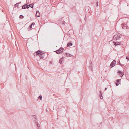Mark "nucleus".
<instances>
[{"mask_svg": "<svg viewBox=\"0 0 129 129\" xmlns=\"http://www.w3.org/2000/svg\"><path fill=\"white\" fill-rule=\"evenodd\" d=\"M98 3H99V2L97 1L96 2V6H98Z\"/></svg>", "mask_w": 129, "mask_h": 129, "instance_id": "27", "label": "nucleus"}, {"mask_svg": "<svg viewBox=\"0 0 129 129\" xmlns=\"http://www.w3.org/2000/svg\"><path fill=\"white\" fill-rule=\"evenodd\" d=\"M121 26L122 27V29H124L125 28V26L124 25V24L123 23H122L121 24Z\"/></svg>", "mask_w": 129, "mask_h": 129, "instance_id": "22", "label": "nucleus"}, {"mask_svg": "<svg viewBox=\"0 0 129 129\" xmlns=\"http://www.w3.org/2000/svg\"><path fill=\"white\" fill-rule=\"evenodd\" d=\"M39 129H40V127L39 128Z\"/></svg>", "mask_w": 129, "mask_h": 129, "instance_id": "37", "label": "nucleus"}, {"mask_svg": "<svg viewBox=\"0 0 129 129\" xmlns=\"http://www.w3.org/2000/svg\"><path fill=\"white\" fill-rule=\"evenodd\" d=\"M118 73H119V74L121 75H120L121 77H122L124 74L123 72H122L121 71H118Z\"/></svg>", "mask_w": 129, "mask_h": 129, "instance_id": "7", "label": "nucleus"}, {"mask_svg": "<svg viewBox=\"0 0 129 129\" xmlns=\"http://www.w3.org/2000/svg\"><path fill=\"white\" fill-rule=\"evenodd\" d=\"M89 69L90 70H91V71L92 70V62L91 61H90L89 62Z\"/></svg>", "mask_w": 129, "mask_h": 129, "instance_id": "8", "label": "nucleus"}, {"mask_svg": "<svg viewBox=\"0 0 129 129\" xmlns=\"http://www.w3.org/2000/svg\"><path fill=\"white\" fill-rule=\"evenodd\" d=\"M38 98L40 99L41 100L42 98V96L41 95H40L38 97Z\"/></svg>", "mask_w": 129, "mask_h": 129, "instance_id": "23", "label": "nucleus"}, {"mask_svg": "<svg viewBox=\"0 0 129 129\" xmlns=\"http://www.w3.org/2000/svg\"><path fill=\"white\" fill-rule=\"evenodd\" d=\"M41 52H40V53L39 54L38 56L41 59H44V58L45 56V53H43V52L41 50Z\"/></svg>", "mask_w": 129, "mask_h": 129, "instance_id": "1", "label": "nucleus"}, {"mask_svg": "<svg viewBox=\"0 0 129 129\" xmlns=\"http://www.w3.org/2000/svg\"><path fill=\"white\" fill-rule=\"evenodd\" d=\"M116 61L115 60H114L110 64V67L112 68L114 66V65L115 64Z\"/></svg>", "mask_w": 129, "mask_h": 129, "instance_id": "3", "label": "nucleus"}, {"mask_svg": "<svg viewBox=\"0 0 129 129\" xmlns=\"http://www.w3.org/2000/svg\"><path fill=\"white\" fill-rule=\"evenodd\" d=\"M128 58H129V59H128V61H129V57Z\"/></svg>", "mask_w": 129, "mask_h": 129, "instance_id": "36", "label": "nucleus"}, {"mask_svg": "<svg viewBox=\"0 0 129 129\" xmlns=\"http://www.w3.org/2000/svg\"><path fill=\"white\" fill-rule=\"evenodd\" d=\"M21 3V2H19L18 3H16L15 4V5H18L19 4H20Z\"/></svg>", "mask_w": 129, "mask_h": 129, "instance_id": "24", "label": "nucleus"}, {"mask_svg": "<svg viewBox=\"0 0 129 129\" xmlns=\"http://www.w3.org/2000/svg\"><path fill=\"white\" fill-rule=\"evenodd\" d=\"M23 17L24 16L22 15H20L19 16V18L21 19H22L23 18Z\"/></svg>", "mask_w": 129, "mask_h": 129, "instance_id": "21", "label": "nucleus"}, {"mask_svg": "<svg viewBox=\"0 0 129 129\" xmlns=\"http://www.w3.org/2000/svg\"><path fill=\"white\" fill-rule=\"evenodd\" d=\"M66 23L64 21H63L62 23V24H64Z\"/></svg>", "mask_w": 129, "mask_h": 129, "instance_id": "29", "label": "nucleus"}, {"mask_svg": "<svg viewBox=\"0 0 129 129\" xmlns=\"http://www.w3.org/2000/svg\"><path fill=\"white\" fill-rule=\"evenodd\" d=\"M118 63L119 65L121 66L122 67L123 66H124V65L121 64L120 63V61L119 60V61L118 62Z\"/></svg>", "mask_w": 129, "mask_h": 129, "instance_id": "16", "label": "nucleus"}, {"mask_svg": "<svg viewBox=\"0 0 129 129\" xmlns=\"http://www.w3.org/2000/svg\"><path fill=\"white\" fill-rule=\"evenodd\" d=\"M40 15V14L39 12L36 13V16H37V17H39Z\"/></svg>", "mask_w": 129, "mask_h": 129, "instance_id": "18", "label": "nucleus"}, {"mask_svg": "<svg viewBox=\"0 0 129 129\" xmlns=\"http://www.w3.org/2000/svg\"><path fill=\"white\" fill-rule=\"evenodd\" d=\"M121 37L119 35H115L113 37V39L115 40H118Z\"/></svg>", "mask_w": 129, "mask_h": 129, "instance_id": "2", "label": "nucleus"}, {"mask_svg": "<svg viewBox=\"0 0 129 129\" xmlns=\"http://www.w3.org/2000/svg\"><path fill=\"white\" fill-rule=\"evenodd\" d=\"M62 47H61L58 50L59 51V52H60V53H61L63 52V51L62 50Z\"/></svg>", "mask_w": 129, "mask_h": 129, "instance_id": "12", "label": "nucleus"}, {"mask_svg": "<svg viewBox=\"0 0 129 129\" xmlns=\"http://www.w3.org/2000/svg\"><path fill=\"white\" fill-rule=\"evenodd\" d=\"M100 99H102L103 98V96H102V92L101 91H100Z\"/></svg>", "mask_w": 129, "mask_h": 129, "instance_id": "11", "label": "nucleus"}, {"mask_svg": "<svg viewBox=\"0 0 129 129\" xmlns=\"http://www.w3.org/2000/svg\"><path fill=\"white\" fill-rule=\"evenodd\" d=\"M36 117L35 118V119H36L37 118V117H36V116H35Z\"/></svg>", "mask_w": 129, "mask_h": 129, "instance_id": "35", "label": "nucleus"}, {"mask_svg": "<svg viewBox=\"0 0 129 129\" xmlns=\"http://www.w3.org/2000/svg\"><path fill=\"white\" fill-rule=\"evenodd\" d=\"M33 28L31 25H30L28 27V29L29 30H31Z\"/></svg>", "mask_w": 129, "mask_h": 129, "instance_id": "15", "label": "nucleus"}, {"mask_svg": "<svg viewBox=\"0 0 129 129\" xmlns=\"http://www.w3.org/2000/svg\"><path fill=\"white\" fill-rule=\"evenodd\" d=\"M54 52H56V53L58 54H60V52H59L58 50L55 51Z\"/></svg>", "mask_w": 129, "mask_h": 129, "instance_id": "17", "label": "nucleus"}, {"mask_svg": "<svg viewBox=\"0 0 129 129\" xmlns=\"http://www.w3.org/2000/svg\"><path fill=\"white\" fill-rule=\"evenodd\" d=\"M113 43L114 44L115 46L118 45H120L121 44V43L120 42H113Z\"/></svg>", "mask_w": 129, "mask_h": 129, "instance_id": "6", "label": "nucleus"}, {"mask_svg": "<svg viewBox=\"0 0 129 129\" xmlns=\"http://www.w3.org/2000/svg\"><path fill=\"white\" fill-rule=\"evenodd\" d=\"M121 81V79H118L117 80L116 82L119 84V82Z\"/></svg>", "mask_w": 129, "mask_h": 129, "instance_id": "19", "label": "nucleus"}, {"mask_svg": "<svg viewBox=\"0 0 129 129\" xmlns=\"http://www.w3.org/2000/svg\"><path fill=\"white\" fill-rule=\"evenodd\" d=\"M35 24V23L34 22H33L31 23V26H32L33 25L34 26Z\"/></svg>", "mask_w": 129, "mask_h": 129, "instance_id": "25", "label": "nucleus"}, {"mask_svg": "<svg viewBox=\"0 0 129 129\" xmlns=\"http://www.w3.org/2000/svg\"><path fill=\"white\" fill-rule=\"evenodd\" d=\"M52 62L51 61H50V64H53L52 63Z\"/></svg>", "mask_w": 129, "mask_h": 129, "instance_id": "31", "label": "nucleus"}, {"mask_svg": "<svg viewBox=\"0 0 129 129\" xmlns=\"http://www.w3.org/2000/svg\"><path fill=\"white\" fill-rule=\"evenodd\" d=\"M41 52V50H38L37 51L35 52L34 53V56H37V55H39V54L40 53V52Z\"/></svg>", "mask_w": 129, "mask_h": 129, "instance_id": "5", "label": "nucleus"}, {"mask_svg": "<svg viewBox=\"0 0 129 129\" xmlns=\"http://www.w3.org/2000/svg\"><path fill=\"white\" fill-rule=\"evenodd\" d=\"M107 88H105V90H107Z\"/></svg>", "mask_w": 129, "mask_h": 129, "instance_id": "34", "label": "nucleus"}, {"mask_svg": "<svg viewBox=\"0 0 129 129\" xmlns=\"http://www.w3.org/2000/svg\"><path fill=\"white\" fill-rule=\"evenodd\" d=\"M64 57H63V56L61 58L59 61V62L61 64V63H62V61H63V58H64Z\"/></svg>", "mask_w": 129, "mask_h": 129, "instance_id": "10", "label": "nucleus"}, {"mask_svg": "<svg viewBox=\"0 0 129 129\" xmlns=\"http://www.w3.org/2000/svg\"><path fill=\"white\" fill-rule=\"evenodd\" d=\"M73 43L72 42H70L68 43L67 45V47H70V46H72V45Z\"/></svg>", "mask_w": 129, "mask_h": 129, "instance_id": "9", "label": "nucleus"}, {"mask_svg": "<svg viewBox=\"0 0 129 129\" xmlns=\"http://www.w3.org/2000/svg\"><path fill=\"white\" fill-rule=\"evenodd\" d=\"M36 122V123H37V127H38V128H39L40 127V124Z\"/></svg>", "mask_w": 129, "mask_h": 129, "instance_id": "20", "label": "nucleus"}, {"mask_svg": "<svg viewBox=\"0 0 129 129\" xmlns=\"http://www.w3.org/2000/svg\"><path fill=\"white\" fill-rule=\"evenodd\" d=\"M119 84V83H117V82H116V85L117 86H118Z\"/></svg>", "mask_w": 129, "mask_h": 129, "instance_id": "28", "label": "nucleus"}, {"mask_svg": "<svg viewBox=\"0 0 129 129\" xmlns=\"http://www.w3.org/2000/svg\"><path fill=\"white\" fill-rule=\"evenodd\" d=\"M65 54H66V56H67L68 57H71V56H72L70 54L68 53H65Z\"/></svg>", "mask_w": 129, "mask_h": 129, "instance_id": "13", "label": "nucleus"}, {"mask_svg": "<svg viewBox=\"0 0 129 129\" xmlns=\"http://www.w3.org/2000/svg\"><path fill=\"white\" fill-rule=\"evenodd\" d=\"M14 6L15 7H17V8H18L19 6L18 5H15V6Z\"/></svg>", "mask_w": 129, "mask_h": 129, "instance_id": "26", "label": "nucleus"}, {"mask_svg": "<svg viewBox=\"0 0 129 129\" xmlns=\"http://www.w3.org/2000/svg\"><path fill=\"white\" fill-rule=\"evenodd\" d=\"M129 57H128V56H126V59H127V60L129 59Z\"/></svg>", "mask_w": 129, "mask_h": 129, "instance_id": "30", "label": "nucleus"}, {"mask_svg": "<svg viewBox=\"0 0 129 129\" xmlns=\"http://www.w3.org/2000/svg\"><path fill=\"white\" fill-rule=\"evenodd\" d=\"M38 12H39V11H37V12H36V13H38Z\"/></svg>", "mask_w": 129, "mask_h": 129, "instance_id": "33", "label": "nucleus"}, {"mask_svg": "<svg viewBox=\"0 0 129 129\" xmlns=\"http://www.w3.org/2000/svg\"><path fill=\"white\" fill-rule=\"evenodd\" d=\"M34 5V4L33 3H32L30 4H29L28 5V6H29V7H31L32 8H33V5Z\"/></svg>", "mask_w": 129, "mask_h": 129, "instance_id": "14", "label": "nucleus"}, {"mask_svg": "<svg viewBox=\"0 0 129 129\" xmlns=\"http://www.w3.org/2000/svg\"><path fill=\"white\" fill-rule=\"evenodd\" d=\"M62 50L63 51V52L64 51V48H62Z\"/></svg>", "mask_w": 129, "mask_h": 129, "instance_id": "32", "label": "nucleus"}, {"mask_svg": "<svg viewBox=\"0 0 129 129\" xmlns=\"http://www.w3.org/2000/svg\"><path fill=\"white\" fill-rule=\"evenodd\" d=\"M29 7L28 6V5L27 4H26L23 5L22 7V9H28Z\"/></svg>", "mask_w": 129, "mask_h": 129, "instance_id": "4", "label": "nucleus"}]
</instances>
